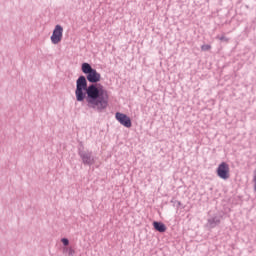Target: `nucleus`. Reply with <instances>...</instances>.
Here are the masks:
<instances>
[{"label": "nucleus", "instance_id": "obj_1", "mask_svg": "<svg viewBox=\"0 0 256 256\" xmlns=\"http://www.w3.org/2000/svg\"><path fill=\"white\" fill-rule=\"evenodd\" d=\"M83 91H86V103L89 109H94L101 113V111H105L109 107V91L102 85L91 84L87 87V78L80 76L76 81L75 95L77 101L85 100Z\"/></svg>", "mask_w": 256, "mask_h": 256}, {"label": "nucleus", "instance_id": "obj_2", "mask_svg": "<svg viewBox=\"0 0 256 256\" xmlns=\"http://www.w3.org/2000/svg\"><path fill=\"white\" fill-rule=\"evenodd\" d=\"M82 72L87 75L86 79L89 83H99L101 81V74L93 69L89 63L82 64Z\"/></svg>", "mask_w": 256, "mask_h": 256}, {"label": "nucleus", "instance_id": "obj_3", "mask_svg": "<svg viewBox=\"0 0 256 256\" xmlns=\"http://www.w3.org/2000/svg\"><path fill=\"white\" fill-rule=\"evenodd\" d=\"M216 173L220 179L227 181V179L231 177V169L229 168V164H227V162H222L220 165H218Z\"/></svg>", "mask_w": 256, "mask_h": 256}, {"label": "nucleus", "instance_id": "obj_4", "mask_svg": "<svg viewBox=\"0 0 256 256\" xmlns=\"http://www.w3.org/2000/svg\"><path fill=\"white\" fill-rule=\"evenodd\" d=\"M115 119L120 123V125H123V127H126L127 129H131L132 127L131 118L127 116V114L117 112L115 114Z\"/></svg>", "mask_w": 256, "mask_h": 256}, {"label": "nucleus", "instance_id": "obj_5", "mask_svg": "<svg viewBox=\"0 0 256 256\" xmlns=\"http://www.w3.org/2000/svg\"><path fill=\"white\" fill-rule=\"evenodd\" d=\"M51 41L53 45H58V43H61V40L63 39V27L61 25H56L55 29L53 30Z\"/></svg>", "mask_w": 256, "mask_h": 256}, {"label": "nucleus", "instance_id": "obj_6", "mask_svg": "<svg viewBox=\"0 0 256 256\" xmlns=\"http://www.w3.org/2000/svg\"><path fill=\"white\" fill-rule=\"evenodd\" d=\"M153 227L156 231H159V233H165L167 231V226L163 224V222H153Z\"/></svg>", "mask_w": 256, "mask_h": 256}, {"label": "nucleus", "instance_id": "obj_7", "mask_svg": "<svg viewBox=\"0 0 256 256\" xmlns=\"http://www.w3.org/2000/svg\"><path fill=\"white\" fill-rule=\"evenodd\" d=\"M82 161L86 165H93V163H94V160H93V157L91 156V154H83Z\"/></svg>", "mask_w": 256, "mask_h": 256}, {"label": "nucleus", "instance_id": "obj_8", "mask_svg": "<svg viewBox=\"0 0 256 256\" xmlns=\"http://www.w3.org/2000/svg\"><path fill=\"white\" fill-rule=\"evenodd\" d=\"M202 51H211V45L209 44H204L201 46Z\"/></svg>", "mask_w": 256, "mask_h": 256}, {"label": "nucleus", "instance_id": "obj_9", "mask_svg": "<svg viewBox=\"0 0 256 256\" xmlns=\"http://www.w3.org/2000/svg\"><path fill=\"white\" fill-rule=\"evenodd\" d=\"M61 242H62L63 245H65V246L69 245V240H68L67 238H63V239L61 240Z\"/></svg>", "mask_w": 256, "mask_h": 256}, {"label": "nucleus", "instance_id": "obj_10", "mask_svg": "<svg viewBox=\"0 0 256 256\" xmlns=\"http://www.w3.org/2000/svg\"><path fill=\"white\" fill-rule=\"evenodd\" d=\"M70 255H73V249H70Z\"/></svg>", "mask_w": 256, "mask_h": 256}]
</instances>
